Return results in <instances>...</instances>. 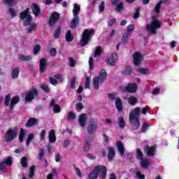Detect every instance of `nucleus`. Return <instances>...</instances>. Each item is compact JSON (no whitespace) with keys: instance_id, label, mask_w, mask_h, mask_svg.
<instances>
[{"instance_id":"f257e3e1","label":"nucleus","mask_w":179,"mask_h":179,"mask_svg":"<svg viewBox=\"0 0 179 179\" xmlns=\"http://www.w3.org/2000/svg\"><path fill=\"white\" fill-rule=\"evenodd\" d=\"M20 18L24 20V26H29L27 28L28 33L31 34L36 30L37 25L34 23L31 24L32 17L30 15L29 8H27L24 11L20 13Z\"/></svg>"},{"instance_id":"f03ea898","label":"nucleus","mask_w":179,"mask_h":179,"mask_svg":"<svg viewBox=\"0 0 179 179\" xmlns=\"http://www.w3.org/2000/svg\"><path fill=\"white\" fill-rule=\"evenodd\" d=\"M99 176L100 179H106L107 177V168L106 166H96L94 170L89 174L90 179H97Z\"/></svg>"},{"instance_id":"7ed1b4c3","label":"nucleus","mask_w":179,"mask_h":179,"mask_svg":"<svg viewBox=\"0 0 179 179\" xmlns=\"http://www.w3.org/2000/svg\"><path fill=\"white\" fill-rule=\"evenodd\" d=\"M139 117H141V108L136 107L134 108L133 113H131L129 116V121L130 124H133L134 131H138L141 127Z\"/></svg>"},{"instance_id":"20e7f679","label":"nucleus","mask_w":179,"mask_h":179,"mask_svg":"<svg viewBox=\"0 0 179 179\" xmlns=\"http://www.w3.org/2000/svg\"><path fill=\"white\" fill-rule=\"evenodd\" d=\"M160 27H162V23L157 19V17L153 16L150 23L146 25L145 29L150 34H157V29H160Z\"/></svg>"},{"instance_id":"39448f33","label":"nucleus","mask_w":179,"mask_h":179,"mask_svg":"<svg viewBox=\"0 0 179 179\" xmlns=\"http://www.w3.org/2000/svg\"><path fill=\"white\" fill-rule=\"evenodd\" d=\"M95 30L94 29H85L83 33V36L80 41V45L81 47H85L89 44V41L92 40L93 35L94 34Z\"/></svg>"},{"instance_id":"423d86ee","label":"nucleus","mask_w":179,"mask_h":179,"mask_svg":"<svg viewBox=\"0 0 179 179\" xmlns=\"http://www.w3.org/2000/svg\"><path fill=\"white\" fill-rule=\"evenodd\" d=\"M107 79V71L106 69H101L99 76L94 78L93 85L96 90H99V85L104 83V81Z\"/></svg>"},{"instance_id":"0eeeda50","label":"nucleus","mask_w":179,"mask_h":179,"mask_svg":"<svg viewBox=\"0 0 179 179\" xmlns=\"http://www.w3.org/2000/svg\"><path fill=\"white\" fill-rule=\"evenodd\" d=\"M38 96V90H37V88L33 87L31 90H29L27 92V94L25 96V101L27 103H30L36 99Z\"/></svg>"},{"instance_id":"6e6552de","label":"nucleus","mask_w":179,"mask_h":179,"mask_svg":"<svg viewBox=\"0 0 179 179\" xmlns=\"http://www.w3.org/2000/svg\"><path fill=\"white\" fill-rule=\"evenodd\" d=\"M99 125L97 124V120L92 118L90 120V124L87 125V131L90 135H93L97 131Z\"/></svg>"},{"instance_id":"1a4fd4ad","label":"nucleus","mask_w":179,"mask_h":179,"mask_svg":"<svg viewBox=\"0 0 179 179\" xmlns=\"http://www.w3.org/2000/svg\"><path fill=\"white\" fill-rule=\"evenodd\" d=\"M17 135V131H16V129H8L6 133V142H12L16 138Z\"/></svg>"},{"instance_id":"9d476101","label":"nucleus","mask_w":179,"mask_h":179,"mask_svg":"<svg viewBox=\"0 0 179 179\" xmlns=\"http://www.w3.org/2000/svg\"><path fill=\"white\" fill-rule=\"evenodd\" d=\"M134 64L136 66H139L143 61V55L139 52H136L133 54Z\"/></svg>"},{"instance_id":"9b49d317","label":"nucleus","mask_w":179,"mask_h":179,"mask_svg":"<svg viewBox=\"0 0 179 179\" xmlns=\"http://www.w3.org/2000/svg\"><path fill=\"white\" fill-rule=\"evenodd\" d=\"M136 90H138V87L136 83H129L122 92H127V93H136Z\"/></svg>"},{"instance_id":"f8f14e48","label":"nucleus","mask_w":179,"mask_h":179,"mask_svg":"<svg viewBox=\"0 0 179 179\" xmlns=\"http://www.w3.org/2000/svg\"><path fill=\"white\" fill-rule=\"evenodd\" d=\"M118 61V55L113 53L110 58L107 59L106 63L110 66H115V63Z\"/></svg>"},{"instance_id":"ddd939ff","label":"nucleus","mask_w":179,"mask_h":179,"mask_svg":"<svg viewBox=\"0 0 179 179\" xmlns=\"http://www.w3.org/2000/svg\"><path fill=\"white\" fill-rule=\"evenodd\" d=\"M48 66V63L47 62V59L41 58L39 61V71L41 73L45 72V69Z\"/></svg>"},{"instance_id":"4468645a","label":"nucleus","mask_w":179,"mask_h":179,"mask_svg":"<svg viewBox=\"0 0 179 179\" xmlns=\"http://www.w3.org/2000/svg\"><path fill=\"white\" fill-rule=\"evenodd\" d=\"M144 152L147 156L153 157L156 155V148L150 145H147L144 148Z\"/></svg>"},{"instance_id":"2eb2a0df","label":"nucleus","mask_w":179,"mask_h":179,"mask_svg":"<svg viewBox=\"0 0 179 179\" xmlns=\"http://www.w3.org/2000/svg\"><path fill=\"white\" fill-rule=\"evenodd\" d=\"M58 19H59V14L57 12L52 13L48 21L49 25L55 24L58 22Z\"/></svg>"},{"instance_id":"dca6fc26","label":"nucleus","mask_w":179,"mask_h":179,"mask_svg":"<svg viewBox=\"0 0 179 179\" xmlns=\"http://www.w3.org/2000/svg\"><path fill=\"white\" fill-rule=\"evenodd\" d=\"M6 166H12V158H6L0 163V171H4Z\"/></svg>"},{"instance_id":"f3484780","label":"nucleus","mask_w":179,"mask_h":179,"mask_svg":"<svg viewBox=\"0 0 179 179\" xmlns=\"http://www.w3.org/2000/svg\"><path fill=\"white\" fill-rule=\"evenodd\" d=\"M78 122L81 128H85L86 127V122H87V115L82 113L78 117Z\"/></svg>"},{"instance_id":"a211bd4d","label":"nucleus","mask_w":179,"mask_h":179,"mask_svg":"<svg viewBox=\"0 0 179 179\" xmlns=\"http://www.w3.org/2000/svg\"><path fill=\"white\" fill-rule=\"evenodd\" d=\"M116 148L121 156L122 157L124 155H125V148H124V144H122V141H117L116 143Z\"/></svg>"},{"instance_id":"6ab92c4d","label":"nucleus","mask_w":179,"mask_h":179,"mask_svg":"<svg viewBox=\"0 0 179 179\" xmlns=\"http://www.w3.org/2000/svg\"><path fill=\"white\" fill-rule=\"evenodd\" d=\"M37 124H38V121L37 120L36 118L30 117L28 119V120L27 122L26 127L31 128V127H34V125H37Z\"/></svg>"},{"instance_id":"aec40b11","label":"nucleus","mask_w":179,"mask_h":179,"mask_svg":"<svg viewBox=\"0 0 179 179\" xmlns=\"http://www.w3.org/2000/svg\"><path fill=\"white\" fill-rule=\"evenodd\" d=\"M108 159L110 162H113L115 157V150L113 147H108Z\"/></svg>"},{"instance_id":"412c9836","label":"nucleus","mask_w":179,"mask_h":179,"mask_svg":"<svg viewBox=\"0 0 179 179\" xmlns=\"http://www.w3.org/2000/svg\"><path fill=\"white\" fill-rule=\"evenodd\" d=\"M20 101V96L19 95H17V96L13 97L12 100L10 101V110H13V108H15V106H16V104H17V103H19Z\"/></svg>"},{"instance_id":"4be33fe9","label":"nucleus","mask_w":179,"mask_h":179,"mask_svg":"<svg viewBox=\"0 0 179 179\" xmlns=\"http://www.w3.org/2000/svg\"><path fill=\"white\" fill-rule=\"evenodd\" d=\"M115 107L119 113H121L122 111V100L120 98H115Z\"/></svg>"},{"instance_id":"5701e85b","label":"nucleus","mask_w":179,"mask_h":179,"mask_svg":"<svg viewBox=\"0 0 179 179\" xmlns=\"http://www.w3.org/2000/svg\"><path fill=\"white\" fill-rule=\"evenodd\" d=\"M31 8L34 16L37 17L38 16V15H40V13H41V11L40 10V7L38 6V5L36 3H33Z\"/></svg>"},{"instance_id":"b1692460","label":"nucleus","mask_w":179,"mask_h":179,"mask_svg":"<svg viewBox=\"0 0 179 179\" xmlns=\"http://www.w3.org/2000/svg\"><path fill=\"white\" fill-rule=\"evenodd\" d=\"M80 12V6L78 3H74L73 9V16L79 17Z\"/></svg>"},{"instance_id":"393cba45","label":"nucleus","mask_w":179,"mask_h":179,"mask_svg":"<svg viewBox=\"0 0 179 179\" xmlns=\"http://www.w3.org/2000/svg\"><path fill=\"white\" fill-rule=\"evenodd\" d=\"M127 102L130 106H135V104H137L138 103V98L135 97L134 95H131L128 99H127Z\"/></svg>"},{"instance_id":"a878e982","label":"nucleus","mask_w":179,"mask_h":179,"mask_svg":"<svg viewBox=\"0 0 179 179\" xmlns=\"http://www.w3.org/2000/svg\"><path fill=\"white\" fill-rule=\"evenodd\" d=\"M57 141V137L55 136V131L50 130L49 132V142L50 143H55Z\"/></svg>"},{"instance_id":"bb28decb","label":"nucleus","mask_w":179,"mask_h":179,"mask_svg":"<svg viewBox=\"0 0 179 179\" xmlns=\"http://www.w3.org/2000/svg\"><path fill=\"white\" fill-rule=\"evenodd\" d=\"M141 162L140 164L143 169H148L149 167V159L148 158H143L142 159H140Z\"/></svg>"},{"instance_id":"cd10ccee","label":"nucleus","mask_w":179,"mask_h":179,"mask_svg":"<svg viewBox=\"0 0 179 179\" xmlns=\"http://www.w3.org/2000/svg\"><path fill=\"white\" fill-rule=\"evenodd\" d=\"M18 59L20 61H31V56L30 55H24L23 54H19L18 55Z\"/></svg>"},{"instance_id":"c85d7f7f","label":"nucleus","mask_w":179,"mask_h":179,"mask_svg":"<svg viewBox=\"0 0 179 179\" xmlns=\"http://www.w3.org/2000/svg\"><path fill=\"white\" fill-rule=\"evenodd\" d=\"M117 124L121 129H124V128H125V120H124V117L120 116L117 118Z\"/></svg>"},{"instance_id":"c756f323","label":"nucleus","mask_w":179,"mask_h":179,"mask_svg":"<svg viewBox=\"0 0 179 179\" xmlns=\"http://www.w3.org/2000/svg\"><path fill=\"white\" fill-rule=\"evenodd\" d=\"M78 24H79V17L73 16V18L71 21V29H75Z\"/></svg>"},{"instance_id":"7c9ffc66","label":"nucleus","mask_w":179,"mask_h":179,"mask_svg":"<svg viewBox=\"0 0 179 179\" xmlns=\"http://www.w3.org/2000/svg\"><path fill=\"white\" fill-rule=\"evenodd\" d=\"M19 72H20L19 67L14 69L11 73V78L13 79H17L19 78Z\"/></svg>"},{"instance_id":"2f4dec72","label":"nucleus","mask_w":179,"mask_h":179,"mask_svg":"<svg viewBox=\"0 0 179 179\" xmlns=\"http://www.w3.org/2000/svg\"><path fill=\"white\" fill-rule=\"evenodd\" d=\"M122 75L130 76L132 73V67L127 66L124 70L122 71Z\"/></svg>"},{"instance_id":"473e14b6","label":"nucleus","mask_w":179,"mask_h":179,"mask_svg":"<svg viewBox=\"0 0 179 179\" xmlns=\"http://www.w3.org/2000/svg\"><path fill=\"white\" fill-rule=\"evenodd\" d=\"M167 1L169 0H162L159 1L156 6H155V12L156 13H160V7L162 6V3H166Z\"/></svg>"},{"instance_id":"72a5a7b5","label":"nucleus","mask_w":179,"mask_h":179,"mask_svg":"<svg viewBox=\"0 0 179 179\" xmlns=\"http://www.w3.org/2000/svg\"><path fill=\"white\" fill-rule=\"evenodd\" d=\"M136 158L137 160H142V159H143V153L139 148H138L136 151Z\"/></svg>"},{"instance_id":"f704fd0d","label":"nucleus","mask_w":179,"mask_h":179,"mask_svg":"<svg viewBox=\"0 0 179 179\" xmlns=\"http://www.w3.org/2000/svg\"><path fill=\"white\" fill-rule=\"evenodd\" d=\"M115 10L118 13L122 12L124 10V3L122 2L118 3L116 5Z\"/></svg>"},{"instance_id":"c9c22d12","label":"nucleus","mask_w":179,"mask_h":179,"mask_svg":"<svg viewBox=\"0 0 179 179\" xmlns=\"http://www.w3.org/2000/svg\"><path fill=\"white\" fill-rule=\"evenodd\" d=\"M136 71L137 72H139L143 75H148V73H149V69H144V68L140 67L137 69Z\"/></svg>"},{"instance_id":"e433bc0d","label":"nucleus","mask_w":179,"mask_h":179,"mask_svg":"<svg viewBox=\"0 0 179 179\" xmlns=\"http://www.w3.org/2000/svg\"><path fill=\"white\" fill-rule=\"evenodd\" d=\"M33 139H34V134H29L27 138V142H26L27 146H29V145H30V143L31 142V141H33Z\"/></svg>"},{"instance_id":"4c0bfd02","label":"nucleus","mask_w":179,"mask_h":179,"mask_svg":"<svg viewBox=\"0 0 179 179\" xmlns=\"http://www.w3.org/2000/svg\"><path fill=\"white\" fill-rule=\"evenodd\" d=\"M40 50H41V46L40 45H36L34 47L33 54L34 55H37L40 52Z\"/></svg>"},{"instance_id":"58836bf2","label":"nucleus","mask_w":179,"mask_h":179,"mask_svg":"<svg viewBox=\"0 0 179 179\" xmlns=\"http://www.w3.org/2000/svg\"><path fill=\"white\" fill-rule=\"evenodd\" d=\"M20 164L22 165V167H27V158L26 157H22Z\"/></svg>"},{"instance_id":"ea45409f","label":"nucleus","mask_w":179,"mask_h":179,"mask_svg":"<svg viewBox=\"0 0 179 179\" xmlns=\"http://www.w3.org/2000/svg\"><path fill=\"white\" fill-rule=\"evenodd\" d=\"M66 41H72L73 40V36H72V34L71 33V30H69L66 34Z\"/></svg>"},{"instance_id":"a19ab883","label":"nucleus","mask_w":179,"mask_h":179,"mask_svg":"<svg viewBox=\"0 0 179 179\" xmlns=\"http://www.w3.org/2000/svg\"><path fill=\"white\" fill-rule=\"evenodd\" d=\"M85 89H90V78L89 76L85 78Z\"/></svg>"},{"instance_id":"79ce46f5","label":"nucleus","mask_w":179,"mask_h":179,"mask_svg":"<svg viewBox=\"0 0 179 179\" xmlns=\"http://www.w3.org/2000/svg\"><path fill=\"white\" fill-rule=\"evenodd\" d=\"M101 54H103V50L101 49V46H99L95 50L94 57H97V55H100Z\"/></svg>"},{"instance_id":"37998d69","label":"nucleus","mask_w":179,"mask_h":179,"mask_svg":"<svg viewBox=\"0 0 179 179\" xmlns=\"http://www.w3.org/2000/svg\"><path fill=\"white\" fill-rule=\"evenodd\" d=\"M52 111L55 113H61V106L59 105H54Z\"/></svg>"},{"instance_id":"c03bdc74","label":"nucleus","mask_w":179,"mask_h":179,"mask_svg":"<svg viewBox=\"0 0 179 179\" xmlns=\"http://www.w3.org/2000/svg\"><path fill=\"white\" fill-rule=\"evenodd\" d=\"M130 36L131 34H129L128 32H124L122 34V41H123V43H125V41L128 40V37H129Z\"/></svg>"},{"instance_id":"a18cd8bd","label":"nucleus","mask_w":179,"mask_h":179,"mask_svg":"<svg viewBox=\"0 0 179 179\" xmlns=\"http://www.w3.org/2000/svg\"><path fill=\"white\" fill-rule=\"evenodd\" d=\"M41 89H42V90H44V92H46V93H48L50 92V87L47 84L41 85Z\"/></svg>"},{"instance_id":"49530a36","label":"nucleus","mask_w":179,"mask_h":179,"mask_svg":"<svg viewBox=\"0 0 179 179\" xmlns=\"http://www.w3.org/2000/svg\"><path fill=\"white\" fill-rule=\"evenodd\" d=\"M69 62L71 68H74L75 65L76 64V62L75 59H73V57H69Z\"/></svg>"},{"instance_id":"de8ad7c7","label":"nucleus","mask_w":179,"mask_h":179,"mask_svg":"<svg viewBox=\"0 0 179 179\" xmlns=\"http://www.w3.org/2000/svg\"><path fill=\"white\" fill-rule=\"evenodd\" d=\"M23 138H24V130H23V129L21 128L20 131L19 141L20 142H23Z\"/></svg>"},{"instance_id":"09e8293b","label":"nucleus","mask_w":179,"mask_h":179,"mask_svg":"<svg viewBox=\"0 0 179 179\" xmlns=\"http://www.w3.org/2000/svg\"><path fill=\"white\" fill-rule=\"evenodd\" d=\"M59 34H61V27H59L55 32V34H54L55 38H59Z\"/></svg>"},{"instance_id":"8fccbe9b","label":"nucleus","mask_w":179,"mask_h":179,"mask_svg":"<svg viewBox=\"0 0 179 179\" xmlns=\"http://www.w3.org/2000/svg\"><path fill=\"white\" fill-rule=\"evenodd\" d=\"M36 169V167L34 166H32L30 167L29 169V178H33L34 176V170Z\"/></svg>"},{"instance_id":"3c124183","label":"nucleus","mask_w":179,"mask_h":179,"mask_svg":"<svg viewBox=\"0 0 179 179\" xmlns=\"http://www.w3.org/2000/svg\"><path fill=\"white\" fill-rule=\"evenodd\" d=\"M75 118H76V115L72 111L69 112L68 114L67 119L68 120H75Z\"/></svg>"},{"instance_id":"603ef678","label":"nucleus","mask_w":179,"mask_h":179,"mask_svg":"<svg viewBox=\"0 0 179 179\" xmlns=\"http://www.w3.org/2000/svg\"><path fill=\"white\" fill-rule=\"evenodd\" d=\"M134 30H135V25L130 24L127 27V33H129V34H131V33H132V31H134Z\"/></svg>"},{"instance_id":"864d4df0","label":"nucleus","mask_w":179,"mask_h":179,"mask_svg":"<svg viewBox=\"0 0 179 179\" xmlns=\"http://www.w3.org/2000/svg\"><path fill=\"white\" fill-rule=\"evenodd\" d=\"M90 149V141H86V143L84 145V150L85 152H89Z\"/></svg>"},{"instance_id":"5fc2aeb1","label":"nucleus","mask_w":179,"mask_h":179,"mask_svg":"<svg viewBox=\"0 0 179 179\" xmlns=\"http://www.w3.org/2000/svg\"><path fill=\"white\" fill-rule=\"evenodd\" d=\"M9 101H10V94H8L5 98V101H4L5 106H9Z\"/></svg>"},{"instance_id":"6e6d98bb","label":"nucleus","mask_w":179,"mask_h":179,"mask_svg":"<svg viewBox=\"0 0 179 179\" xmlns=\"http://www.w3.org/2000/svg\"><path fill=\"white\" fill-rule=\"evenodd\" d=\"M75 83H76V77H73L70 81L71 87L75 89Z\"/></svg>"},{"instance_id":"4d7b16f0","label":"nucleus","mask_w":179,"mask_h":179,"mask_svg":"<svg viewBox=\"0 0 179 179\" xmlns=\"http://www.w3.org/2000/svg\"><path fill=\"white\" fill-rule=\"evenodd\" d=\"M49 80L50 83H51V85H53V86H57V85L58 84V81H57V80L52 77H50Z\"/></svg>"},{"instance_id":"13d9d810","label":"nucleus","mask_w":179,"mask_h":179,"mask_svg":"<svg viewBox=\"0 0 179 179\" xmlns=\"http://www.w3.org/2000/svg\"><path fill=\"white\" fill-rule=\"evenodd\" d=\"M50 55L51 57H55V55H57V49H55L54 48L50 49Z\"/></svg>"},{"instance_id":"bf43d9fd","label":"nucleus","mask_w":179,"mask_h":179,"mask_svg":"<svg viewBox=\"0 0 179 179\" xmlns=\"http://www.w3.org/2000/svg\"><path fill=\"white\" fill-rule=\"evenodd\" d=\"M149 127V125H148V123L145 122L141 127L142 132H146L148 128Z\"/></svg>"},{"instance_id":"052dcab7","label":"nucleus","mask_w":179,"mask_h":179,"mask_svg":"<svg viewBox=\"0 0 179 179\" xmlns=\"http://www.w3.org/2000/svg\"><path fill=\"white\" fill-rule=\"evenodd\" d=\"M89 65H90V69H93V66L94 65V62L93 61V57H90Z\"/></svg>"},{"instance_id":"680f3d73","label":"nucleus","mask_w":179,"mask_h":179,"mask_svg":"<svg viewBox=\"0 0 179 179\" xmlns=\"http://www.w3.org/2000/svg\"><path fill=\"white\" fill-rule=\"evenodd\" d=\"M115 22H117V20H115V18H111L108 22V24L110 27H111V26H113V24H115Z\"/></svg>"},{"instance_id":"e2e57ef3","label":"nucleus","mask_w":179,"mask_h":179,"mask_svg":"<svg viewBox=\"0 0 179 179\" xmlns=\"http://www.w3.org/2000/svg\"><path fill=\"white\" fill-rule=\"evenodd\" d=\"M9 13L11 15L12 17H15L16 16V10L14 8H9Z\"/></svg>"},{"instance_id":"0e129e2a","label":"nucleus","mask_w":179,"mask_h":179,"mask_svg":"<svg viewBox=\"0 0 179 179\" xmlns=\"http://www.w3.org/2000/svg\"><path fill=\"white\" fill-rule=\"evenodd\" d=\"M139 10H141V8L138 7L136 9V13L134 15V19H138V17H139V15H140Z\"/></svg>"},{"instance_id":"69168bd1","label":"nucleus","mask_w":179,"mask_h":179,"mask_svg":"<svg viewBox=\"0 0 179 179\" xmlns=\"http://www.w3.org/2000/svg\"><path fill=\"white\" fill-rule=\"evenodd\" d=\"M104 8H105L104 1H101L99 6V9L100 12H104Z\"/></svg>"},{"instance_id":"338daca9","label":"nucleus","mask_w":179,"mask_h":179,"mask_svg":"<svg viewBox=\"0 0 179 179\" xmlns=\"http://www.w3.org/2000/svg\"><path fill=\"white\" fill-rule=\"evenodd\" d=\"M41 141H45V130H42L41 134Z\"/></svg>"},{"instance_id":"774afa93","label":"nucleus","mask_w":179,"mask_h":179,"mask_svg":"<svg viewBox=\"0 0 179 179\" xmlns=\"http://www.w3.org/2000/svg\"><path fill=\"white\" fill-rule=\"evenodd\" d=\"M15 0H3V3L6 5H12Z\"/></svg>"}]
</instances>
